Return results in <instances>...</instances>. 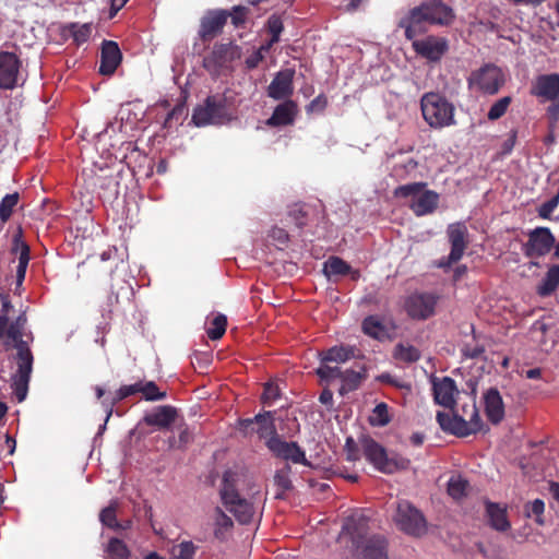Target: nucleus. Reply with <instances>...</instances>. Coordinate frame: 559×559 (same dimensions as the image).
<instances>
[{
    "label": "nucleus",
    "instance_id": "ddd939ff",
    "mask_svg": "<svg viewBox=\"0 0 559 559\" xmlns=\"http://www.w3.org/2000/svg\"><path fill=\"white\" fill-rule=\"evenodd\" d=\"M238 429L245 435L257 432L260 439L280 437L274 424L272 412L259 413L252 418L238 420Z\"/></svg>",
    "mask_w": 559,
    "mask_h": 559
},
{
    "label": "nucleus",
    "instance_id": "4468645a",
    "mask_svg": "<svg viewBox=\"0 0 559 559\" xmlns=\"http://www.w3.org/2000/svg\"><path fill=\"white\" fill-rule=\"evenodd\" d=\"M238 47L229 44H216L213 50L203 58V67L212 75L219 74L231 61L239 58Z\"/></svg>",
    "mask_w": 559,
    "mask_h": 559
},
{
    "label": "nucleus",
    "instance_id": "e2e57ef3",
    "mask_svg": "<svg viewBox=\"0 0 559 559\" xmlns=\"http://www.w3.org/2000/svg\"><path fill=\"white\" fill-rule=\"evenodd\" d=\"M269 237L278 242H286L292 240V236L288 234V231L285 228L274 226L269 231Z\"/></svg>",
    "mask_w": 559,
    "mask_h": 559
},
{
    "label": "nucleus",
    "instance_id": "c85d7f7f",
    "mask_svg": "<svg viewBox=\"0 0 559 559\" xmlns=\"http://www.w3.org/2000/svg\"><path fill=\"white\" fill-rule=\"evenodd\" d=\"M143 420L146 425L153 426L156 429H169L175 421V408L171 406H157L146 413Z\"/></svg>",
    "mask_w": 559,
    "mask_h": 559
},
{
    "label": "nucleus",
    "instance_id": "13d9d810",
    "mask_svg": "<svg viewBox=\"0 0 559 559\" xmlns=\"http://www.w3.org/2000/svg\"><path fill=\"white\" fill-rule=\"evenodd\" d=\"M461 352H462V355L465 358L477 359V358H480L484 355L485 346L483 344L477 343V342H475L474 344L465 343L463 345Z\"/></svg>",
    "mask_w": 559,
    "mask_h": 559
},
{
    "label": "nucleus",
    "instance_id": "9b49d317",
    "mask_svg": "<svg viewBox=\"0 0 559 559\" xmlns=\"http://www.w3.org/2000/svg\"><path fill=\"white\" fill-rule=\"evenodd\" d=\"M468 87L476 88L488 95H495L504 84L502 71L495 64L488 63L475 70L467 79Z\"/></svg>",
    "mask_w": 559,
    "mask_h": 559
},
{
    "label": "nucleus",
    "instance_id": "603ef678",
    "mask_svg": "<svg viewBox=\"0 0 559 559\" xmlns=\"http://www.w3.org/2000/svg\"><path fill=\"white\" fill-rule=\"evenodd\" d=\"M468 487L467 480L461 477H451L448 483V493L455 500L463 498L466 495Z\"/></svg>",
    "mask_w": 559,
    "mask_h": 559
},
{
    "label": "nucleus",
    "instance_id": "6e6d98bb",
    "mask_svg": "<svg viewBox=\"0 0 559 559\" xmlns=\"http://www.w3.org/2000/svg\"><path fill=\"white\" fill-rule=\"evenodd\" d=\"M29 262V247H21L19 252V264L16 266V284L21 286L26 274V269Z\"/></svg>",
    "mask_w": 559,
    "mask_h": 559
},
{
    "label": "nucleus",
    "instance_id": "338daca9",
    "mask_svg": "<svg viewBox=\"0 0 559 559\" xmlns=\"http://www.w3.org/2000/svg\"><path fill=\"white\" fill-rule=\"evenodd\" d=\"M417 166V160H415L414 158H407L404 163L395 165L393 171L395 173V175L401 176L402 171L407 173L415 170Z\"/></svg>",
    "mask_w": 559,
    "mask_h": 559
},
{
    "label": "nucleus",
    "instance_id": "aec40b11",
    "mask_svg": "<svg viewBox=\"0 0 559 559\" xmlns=\"http://www.w3.org/2000/svg\"><path fill=\"white\" fill-rule=\"evenodd\" d=\"M229 12L226 10L209 11L201 20L199 36L203 41H210L219 35L227 23Z\"/></svg>",
    "mask_w": 559,
    "mask_h": 559
},
{
    "label": "nucleus",
    "instance_id": "6ab92c4d",
    "mask_svg": "<svg viewBox=\"0 0 559 559\" xmlns=\"http://www.w3.org/2000/svg\"><path fill=\"white\" fill-rule=\"evenodd\" d=\"M21 60L9 51H0V87L14 88L20 79Z\"/></svg>",
    "mask_w": 559,
    "mask_h": 559
},
{
    "label": "nucleus",
    "instance_id": "a19ab883",
    "mask_svg": "<svg viewBox=\"0 0 559 559\" xmlns=\"http://www.w3.org/2000/svg\"><path fill=\"white\" fill-rule=\"evenodd\" d=\"M450 245H465L468 231L465 223L450 224L447 229Z\"/></svg>",
    "mask_w": 559,
    "mask_h": 559
},
{
    "label": "nucleus",
    "instance_id": "7ed1b4c3",
    "mask_svg": "<svg viewBox=\"0 0 559 559\" xmlns=\"http://www.w3.org/2000/svg\"><path fill=\"white\" fill-rule=\"evenodd\" d=\"M462 414L452 411L453 414L438 412L437 421L440 428L448 433L464 438L479 432L483 428V420L479 416L475 401L472 404L462 405Z\"/></svg>",
    "mask_w": 559,
    "mask_h": 559
},
{
    "label": "nucleus",
    "instance_id": "bb28decb",
    "mask_svg": "<svg viewBox=\"0 0 559 559\" xmlns=\"http://www.w3.org/2000/svg\"><path fill=\"white\" fill-rule=\"evenodd\" d=\"M121 51L117 43L105 40L102 46L99 72L104 75L112 74L121 62Z\"/></svg>",
    "mask_w": 559,
    "mask_h": 559
},
{
    "label": "nucleus",
    "instance_id": "412c9836",
    "mask_svg": "<svg viewBox=\"0 0 559 559\" xmlns=\"http://www.w3.org/2000/svg\"><path fill=\"white\" fill-rule=\"evenodd\" d=\"M360 559H388V540L384 536L372 535L355 545Z\"/></svg>",
    "mask_w": 559,
    "mask_h": 559
},
{
    "label": "nucleus",
    "instance_id": "ea45409f",
    "mask_svg": "<svg viewBox=\"0 0 559 559\" xmlns=\"http://www.w3.org/2000/svg\"><path fill=\"white\" fill-rule=\"evenodd\" d=\"M139 394L146 401H159L166 396L164 391H160L159 388L153 381H139Z\"/></svg>",
    "mask_w": 559,
    "mask_h": 559
},
{
    "label": "nucleus",
    "instance_id": "bf43d9fd",
    "mask_svg": "<svg viewBox=\"0 0 559 559\" xmlns=\"http://www.w3.org/2000/svg\"><path fill=\"white\" fill-rule=\"evenodd\" d=\"M465 247H452V250L450 252V255L447 260L442 259L439 261L438 266L439 267H449L453 263L457 262L464 252Z\"/></svg>",
    "mask_w": 559,
    "mask_h": 559
},
{
    "label": "nucleus",
    "instance_id": "09e8293b",
    "mask_svg": "<svg viewBox=\"0 0 559 559\" xmlns=\"http://www.w3.org/2000/svg\"><path fill=\"white\" fill-rule=\"evenodd\" d=\"M511 103H512L511 96H503V97L499 98L490 107V109L487 114V118L490 121H496V120L500 119L502 116L506 115Z\"/></svg>",
    "mask_w": 559,
    "mask_h": 559
},
{
    "label": "nucleus",
    "instance_id": "49530a36",
    "mask_svg": "<svg viewBox=\"0 0 559 559\" xmlns=\"http://www.w3.org/2000/svg\"><path fill=\"white\" fill-rule=\"evenodd\" d=\"M117 508H118V502L112 501L107 508L103 509L99 514L100 522L104 525H106L110 528H114V530H118V528L122 527L121 523H119L116 519Z\"/></svg>",
    "mask_w": 559,
    "mask_h": 559
},
{
    "label": "nucleus",
    "instance_id": "9d476101",
    "mask_svg": "<svg viewBox=\"0 0 559 559\" xmlns=\"http://www.w3.org/2000/svg\"><path fill=\"white\" fill-rule=\"evenodd\" d=\"M393 520L397 528L409 536L420 537L427 533L425 515L406 500L397 503Z\"/></svg>",
    "mask_w": 559,
    "mask_h": 559
},
{
    "label": "nucleus",
    "instance_id": "cd10ccee",
    "mask_svg": "<svg viewBox=\"0 0 559 559\" xmlns=\"http://www.w3.org/2000/svg\"><path fill=\"white\" fill-rule=\"evenodd\" d=\"M485 413L488 420L498 425L504 418V404L502 396L496 388H490L484 394Z\"/></svg>",
    "mask_w": 559,
    "mask_h": 559
},
{
    "label": "nucleus",
    "instance_id": "dca6fc26",
    "mask_svg": "<svg viewBox=\"0 0 559 559\" xmlns=\"http://www.w3.org/2000/svg\"><path fill=\"white\" fill-rule=\"evenodd\" d=\"M0 326L5 330H10L15 328L16 324H20L17 328V333L26 336V334H33L27 330V318L25 312H20L15 316L14 307L11 304L10 296L8 293H0Z\"/></svg>",
    "mask_w": 559,
    "mask_h": 559
},
{
    "label": "nucleus",
    "instance_id": "864d4df0",
    "mask_svg": "<svg viewBox=\"0 0 559 559\" xmlns=\"http://www.w3.org/2000/svg\"><path fill=\"white\" fill-rule=\"evenodd\" d=\"M108 555L114 559H127L130 555V551L126 544L118 539L111 538L107 546Z\"/></svg>",
    "mask_w": 559,
    "mask_h": 559
},
{
    "label": "nucleus",
    "instance_id": "5fc2aeb1",
    "mask_svg": "<svg viewBox=\"0 0 559 559\" xmlns=\"http://www.w3.org/2000/svg\"><path fill=\"white\" fill-rule=\"evenodd\" d=\"M266 25L267 32L271 34V39L269 44L270 46H272L273 44H276L280 40L281 33L284 29L283 21L278 15L272 14L267 19Z\"/></svg>",
    "mask_w": 559,
    "mask_h": 559
},
{
    "label": "nucleus",
    "instance_id": "423d86ee",
    "mask_svg": "<svg viewBox=\"0 0 559 559\" xmlns=\"http://www.w3.org/2000/svg\"><path fill=\"white\" fill-rule=\"evenodd\" d=\"M360 443L366 460L381 473L393 474L397 471H405L411 465V461L400 454L389 456L386 450L368 436L362 437Z\"/></svg>",
    "mask_w": 559,
    "mask_h": 559
},
{
    "label": "nucleus",
    "instance_id": "f3484780",
    "mask_svg": "<svg viewBox=\"0 0 559 559\" xmlns=\"http://www.w3.org/2000/svg\"><path fill=\"white\" fill-rule=\"evenodd\" d=\"M431 384L435 403L453 411L456 406V396L460 393L455 381L450 377H433Z\"/></svg>",
    "mask_w": 559,
    "mask_h": 559
},
{
    "label": "nucleus",
    "instance_id": "b1692460",
    "mask_svg": "<svg viewBox=\"0 0 559 559\" xmlns=\"http://www.w3.org/2000/svg\"><path fill=\"white\" fill-rule=\"evenodd\" d=\"M369 518L361 511H356L347 516L343 524V532L350 536L353 545L368 537Z\"/></svg>",
    "mask_w": 559,
    "mask_h": 559
},
{
    "label": "nucleus",
    "instance_id": "f03ea898",
    "mask_svg": "<svg viewBox=\"0 0 559 559\" xmlns=\"http://www.w3.org/2000/svg\"><path fill=\"white\" fill-rule=\"evenodd\" d=\"M287 221L295 224L302 242H313L325 237L328 222L321 202L293 204L288 207Z\"/></svg>",
    "mask_w": 559,
    "mask_h": 559
},
{
    "label": "nucleus",
    "instance_id": "7c9ffc66",
    "mask_svg": "<svg viewBox=\"0 0 559 559\" xmlns=\"http://www.w3.org/2000/svg\"><path fill=\"white\" fill-rule=\"evenodd\" d=\"M362 332L378 341L390 338L389 330L379 316L370 314L361 322Z\"/></svg>",
    "mask_w": 559,
    "mask_h": 559
},
{
    "label": "nucleus",
    "instance_id": "4c0bfd02",
    "mask_svg": "<svg viewBox=\"0 0 559 559\" xmlns=\"http://www.w3.org/2000/svg\"><path fill=\"white\" fill-rule=\"evenodd\" d=\"M393 357L396 360L412 364L420 359V352L413 345H404L403 343H399L394 347Z\"/></svg>",
    "mask_w": 559,
    "mask_h": 559
},
{
    "label": "nucleus",
    "instance_id": "052dcab7",
    "mask_svg": "<svg viewBox=\"0 0 559 559\" xmlns=\"http://www.w3.org/2000/svg\"><path fill=\"white\" fill-rule=\"evenodd\" d=\"M198 546H195L192 542H182L179 545V555H177V559H193Z\"/></svg>",
    "mask_w": 559,
    "mask_h": 559
},
{
    "label": "nucleus",
    "instance_id": "4be33fe9",
    "mask_svg": "<svg viewBox=\"0 0 559 559\" xmlns=\"http://www.w3.org/2000/svg\"><path fill=\"white\" fill-rule=\"evenodd\" d=\"M294 75L292 69L277 72L267 86V96L275 100L289 99L294 93Z\"/></svg>",
    "mask_w": 559,
    "mask_h": 559
},
{
    "label": "nucleus",
    "instance_id": "2eb2a0df",
    "mask_svg": "<svg viewBox=\"0 0 559 559\" xmlns=\"http://www.w3.org/2000/svg\"><path fill=\"white\" fill-rule=\"evenodd\" d=\"M266 448L278 459L309 466L305 451L295 441H285L281 437L269 438L265 441Z\"/></svg>",
    "mask_w": 559,
    "mask_h": 559
},
{
    "label": "nucleus",
    "instance_id": "c756f323",
    "mask_svg": "<svg viewBox=\"0 0 559 559\" xmlns=\"http://www.w3.org/2000/svg\"><path fill=\"white\" fill-rule=\"evenodd\" d=\"M485 504L489 525L498 532L508 531L511 527V523L508 520L507 508L491 501H486Z\"/></svg>",
    "mask_w": 559,
    "mask_h": 559
},
{
    "label": "nucleus",
    "instance_id": "de8ad7c7",
    "mask_svg": "<svg viewBox=\"0 0 559 559\" xmlns=\"http://www.w3.org/2000/svg\"><path fill=\"white\" fill-rule=\"evenodd\" d=\"M17 192L7 194L2 198L0 202V219L2 223H5L10 218L14 207L17 205Z\"/></svg>",
    "mask_w": 559,
    "mask_h": 559
},
{
    "label": "nucleus",
    "instance_id": "680f3d73",
    "mask_svg": "<svg viewBox=\"0 0 559 559\" xmlns=\"http://www.w3.org/2000/svg\"><path fill=\"white\" fill-rule=\"evenodd\" d=\"M328 106V98L325 95L320 94L310 102L307 106L308 112H322Z\"/></svg>",
    "mask_w": 559,
    "mask_h": 559
},
{
    "label": "nucleus",
    "instance_id": "a878e982",
    "mask_svg": "<svg viewBox=\"0 0 559 559\" xmlns=\"http://www.w3.org/2000/svg\"><path fill=\"white\" fill-rule=\"evenodd\" d=\"M297 114V104L292 99H286L274 108L272 116L265 123L269 127L289 126L294 123Z\"/></svg>",
    "mask_w": 559,
    "mask_h": 559
},
{
    "label": "nucleus",
    "instance_id": "5701e85b",
    "mask_svg": "<svg viewBox=\"0 0 559 559\" xmlns=\"http://www.w3.org/2000/svg\"><path fill=\"white\" fill-rule=\"evenodd\" d=\"M426 16L421 7L418 5L409 10V12L400 20L399 27L404 28L407 39L415 40L414 38L417 35L427 31L426 25L428 24V19H426Z\"/></svg>",
    "mask_w": 559,
    "mask_h": 559
},
{
    "label": "nucleus",
    "instance_id": "a18cd8bd",
    "mask_svg": "<svg viewBox=\"0 0 559 559\" xmlns=\"http://www.w3.org/2000/svg\"><path fill=\"white\" fill-rule=\"evenodd\" d=\"M524 511L527 518L534 516L537 525H545V502L542 499H535L532 502L526 503Z\"/></svg>",
    "mask_w": 559,
    "mask_h": 559
},
{
    "label": "nucleus",
    "instance_id": "72a5a7b5",
    "mask_svg": "<svg viewBox=\"0 0 559 559\" xmlns=\"http://www.w3.org/2000/svg\"><path fill=\"white\" fill-rule=\"evenodd\" d=\"M366 378V368L361 367L360 370L346 369L343 371L341 379L342 385L338 390L341 395L355 391L359 388L361 381Z\"/></svg>",
    "mask_w": 559,
    "mask_h": 559
},
{
    "label": "nucleus",
    "instance_id": "58836bf2",
    "mask_svg": "<svg viewBox=\"0 0 559 559\" xmlns=\"http://www.w3.org/2000/svg\"><path fill=\"white\" fill-rule=\"evenodd\" d=\"M69 32H70V35L72 36L74 43L78 46H80V45L85 44L91 38L92 32H93V25H92V23H84V24L72 23L69 25Z\"/></svg>",
    "mask_w": 559,
    "mask_h": 559
},
{
    "label": "nucleus",
    "instance_id": "a211bd4d",
    "mask_svg": "<svg viewBox=\"0 0 559 559\" xmlns=\"http://www.w3.org/2000/svg\"><path fill=\"white\" fill-rule=\"evenodd\" d=\"M412 47L418 56L429 61L438 62L448 51L449 44L443 37L430 35L423 39L413 40Z\"/></svg>",
    "mask_w": 559,
    "mask_h": 559
},
{
    "label": "nucleus",
    "instance_id": "37998d69",
    "mask_svg": "<svg viewBox=\"0 0 559 559\" xmlns=\"http://www.w3.org/2000/svg\"><path fill=\"white\" fill-rule=\"evenodd\" d=\"M526 245H555V237L547 227H537L530 231Z\"/></svg>",
    "mask_w": 559,
    "mask_h": 559
},
{
    "label": "nucleus",
    "instance_id": "0eeeda50",
    "mask_svg": "<svg viewBox=\"0 0 559 559\" xmlns=\"http://www.w3.org/2000/svg\"><path fill=\"white\" fill-rule=\"evenodd\" d=\"M426 182H412L399 186L394 189L395 198H412L408 206L416 216H425L433 213L439 204V194L426 189Z\"/></svg>",
    "mask_w": 559,
    "mask_h": 559
},
{
    "label": "nucleus",
    "instance_id": "39448f33",
    "mask_svg": "<svg viewBox=\"0 0 559 559\" xmlns=\"http://www.w3.org/2000/svg\"><path fill=\"white\" fill-rule=\"evenodd\" d=\"M233 118L231 103L224 94L210 95L194 108L192 122L197 127L223 124Z\"/></svg>",
    "mask_w": 559,
    "mask_h": 559
},
{
    "label": "nucleus",
    "instance_id": "69168bd1",
    "mask_svg": "<svg viewBox=\"0 0 559 559\" xmlns=\"http://www.w3.org/2000/svg\"><path fill=\"white\" fill-rule=\"evenodd\" d=\"M345 451L348 461L355 462L359 460V449L352 438L346 440Z\"/></svg>",
    "mask_w": 559,
    "mask_h": 559
},
{
    "label": "nucleus",
    "instance_id": "f8f14e48",
    "mask_svg": "<svg viewBox=\"0 0 559 559\" xmlns=\"http://www.w3.org/2000/svg\"><path fill=\"white\" fill-rule=\"evenodd\" d=\"M439 296L433 293H414L405 299L404 308L413 320H427L435 314Z\"/></svg>",
    "mask_w": 559,
    "mask_h": 559
},
{
    "label": "nucleus",
    "instance_id": "e433bc0d",
    "mask_svg": "<svg viewBox=\"0 0 559 559\" xmlns=\"http://www.w3.org/2000/svg\"><path fill=\"white\" fill-rule=\"evenodd\" d=\"M354 352L349 347L334 346L321 354V362H335L341 364L349 360Z\"/></svg>",
    "mask_w": 559,
    "mask_h": 559
},
{
    "label": "nucleus",
    "instance_id": "8fccbe9b",
    "mask_svg": "<svg viewBox=\"0 0 559 559\" xmlns=\"http://www.w3.org/2000/svg\"><path fill=\"white\" fill-rule=\"evenodd\" d=\"M227 318L224 314H217L212 321L211 326L207 329V336L212 341L219 340L226 332Z\"/></svg>",
    "mask_w": 559,
    "mask_h": 559
},
{
    "label": "nucleus",
    "instance_id": "3c124183",
    "mask_svg": "<svg viewBox=\"0 0 559 559\" xmlns=\"http://www.w3.org/2000/svg\"><path fill=\"white\" fill-rule=\"evenodd\" d=\"M391 421L389 415V407L385 403H379L376 405L372 412V416L370 418V423L372 426L383 427L386 426Z\"/></svg>",
    "mask_w": 559,
    "mask_h": 559
},
{
    "label": "nucleus",
    "instance_id": "4d7b16f0",
    "mask_svg": "<svg viewBox=\"0 0 559 559\" xmlns=\"http://www.w3.org/2000/svg\"><path fill=\"white\" fill-rule=\"evenodd\" d=\"M281 395L278 385L274 382H267L264 384L263 393L261 395V402L264 405H272Z\"/></svg>",
    "mask_w": 559,
    "mask_h": 559
},
{
    "label": "nucleus",
    "instance_id": "6e6552de",
    "mask_svg": "<svg viewBox=\"0 0 559 559\" xmlns=\"http://www.w3.org/2000/svg\"><path fill=\"white\" fill-rule=\"evenodd\" d=\"M236 477L237 475L233 471H226L224 473L221 498L227 510L235 515L239 523L248 524L253 518L254 508L253 504L242 498L236 489Z\"/></svg>",
    "mask_w": 559,
    "mask_h": 559
},
{
    "label": "nucleus",
    "instance_id": "473e14b6",
    "mask_svg": "<svg viewBox=\"0 0 559 559\" xmlns=\"http://www.w3.org/2000/svg\"><path fill=\"white\" fill-rule=\"evenodd\" d=\"M139 394V381H136L135 383H132V384H126V385H121L112 395L111 400L110 401H107V400H104L102 402L106 413H107V416H106V423L108 421V419L110 418V416L112 415V409H114V406L127 399V397H130V396H133V395H136Z\"/></svg>",
    "mask_w": 559,
    "mask_h": 559
},
{
    "label": "nucleus",
    "instance_id": "0e129e2a",
    "mask_svg": "<svg viewBox=\"0 0 559 559\" xmlns=\"http://www.w3.org/2000/svg\"><path fill=\"white\" fill-rule=\"evenodd\" d=\"M247 9L243 7H235L233 12H229V17L235 26H239L246 21Z\"/></svg>",
    "mask_w": 559,
    "mask_h": 559
},
{
    "label": "nucleus",
    "instance_id": "c9c22d12",
    "mask_svg": "<svg viewBox=\"0 0 559 559\" xmlns=\"http://www.w3.org/2000/svg\"><path fill=\"white\" fill-rule=\"evenodd\" d=\"M350 272V265L343 259L332 255L323 265V273L328 278L332 276H345Z\"/></svg>",
    "mask_w": 559,
    "mask_h": 559
},
{
    "label": "nucleus",
    "instance_id": "f257e3e1",
    "mask_svg": "<svg viewBox=\"0 0 559 559\" xmlns=\"http://www.w3.org/2000/svg\"><path fill=\"white\" fill-rule=\"evenodd\" d=\"M19 326L20 324H16L15 328L10 330L0 326V341H2L5 350L15 349V354L11 357L16 366L11 377V386L17 401L23 402L28 392V384L33 371L34 356L29 345L34 341V335L26 334V336H24L19 334Z\"/></svg>",
    "mask_w": 559,
    "mask_h": 559
},
{
    "label": "nucleus",
    "instance_id": "79ce46f5",
    "mask_svg": "<svg viewBox=\"0 0 559 559\" xmlns=\"http://www.w3.org/2000/svg\"><path fill=\"white\" fill-rule=\"evenodd\" d=\"M331 362H322L316 373L322 382L330 384L334 380H341L343 371L338 366H331Z\"/></svg>",
    "mask_w": 559,
    "mask_h": 559
},
{
    "label": "nucleus",
    "instance_id": "20e7f679",
    "mask_svg": "<svg viewBox=\"0 0 559 559\" xmlns=\"http://www.w3.org/2000/svg\"><path fill=\"white\" fill-rule=\"evenodd\" d=\"M420 110L431 129L441 130L456 123L454 105L438 92H427L421 96Z\"/></svg>",
    "mask_w": 559,
    "mask_h": 559
},
{
    "label": "nucleus",
    "instance_id": "2f4dec72",
    "mask_svg": "<svg viewBox=\"0 0 559 559\" xmlns=\"http://www.w3.org/2000/svg\"><path fill=\"white\" fill-rule=\"evenodd\" d=\"M559 287V265L552 264L540 283L536 287V293L540 297L552 295Z\"/></svg>",
    "mask_w": 559,
    "mask_h": 559
},
{
    "label": "nucleus",
    "instance_id": "c03bdc74",
    "mask_svg": "<svg viewBox=\"0 0 559 559\" xmlns=\"http://www.w3.org/2000/svg\"><path fill=\"white\" fill-rule=\"evenodd\" d=\"M233 527L231 519L226 515L219 508L215 510V531L214 534L218 539H225L226 533Z\"/></svg>",
    "mask_w": 559,
    "mask_h": 559
},
{
    "label": "nucleus",
    "instance_id": "f704fd0d",
    "mask_svg": "<svg viewBox=\"0 0 559 559\" xmlns=\"http://www.w3.org/2000/svg\"><path fill=\"white\" fill-rule=\"evenodd\" d=\"M292 467L286 463L282 468L277 469L274 475V484L277 487L275 498L283 499L284 493L293 488L290 479Z\"/></svg>",
    "mask_w": 559,
    "mask_h": 559
},
{
    "label": "nucleus",
    "instance_id": "393cba45",
    "mask_svg": "<svg viewBox=\"0 0 559 559\" xmlns=\"http://www.w3.org/2000/svg\"><path fill=\"white\" fill-rule=\"evenodd\" d=\"M420 7L425 15H427L428 24L448 26L454 21L455 14L452 8L440 1L423 3Z\"/></svg>",
    "mask_w": 559,
    "mask_h": 559
},
{
    "label": "nucleus",
    "instance_id": "1a4fd4ad",
    "mask_svg": "<svg viewBox=\"0 0 559 559\" xmlns=\"http://www.w3.org/2000/svg\"><path fill=\"white\" fill-rule=\"evenodd\" d=\"M539 103H550L546 109L550 122L559 119V73L540 74L534 80L531 91Z\"/></svg>",
    "mask_w": 559,
    "mask_h": 559
},
{
    "label": "nucleus",
    "instance_id": "774afa93",
    "mask_svg": "<svg viewBox=\"0 0 559 559\" xmlns=\"http://www.w3.org/2000/svg\"><path fill=\"white\" fill-rule=\"evenodd\" d=\"M320 403L324 405H332L333 404V393L330 389H323L319 396Z\"/></svg>",
    "mask_w": 559,
    "mask_h": 559
}]
</instances>
